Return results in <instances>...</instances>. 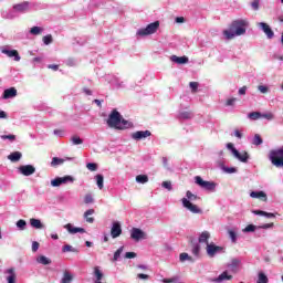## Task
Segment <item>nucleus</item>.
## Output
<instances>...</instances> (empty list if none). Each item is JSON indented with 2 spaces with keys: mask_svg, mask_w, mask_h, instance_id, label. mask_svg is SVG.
I'll list each match as a JSON object with an SVG mask.
<instances>
[{
  "mask_svg": "<svg viewBox=\"0 0 283 283\" xmlns=\"http://www.w3.org/2000/svg\"><path fill=\"white\" fill-rule=\"evenodd\" d=\"M247 28H249V21L243 19L234 20L230 25V30L223 31V36L227 41H231V39H235V36L247 34Z\"/></svg>",
  "mask_w": 283,
  "mask_h": 283,
  "instance_id": "obj_1",
  "label": "nucleus"
},
{
  "mask_svg": "<svg viewBox=\"0 0 283 283\" xmlns=\"http://www.w3.org/2000/svg\"><path fill=\"white\" fill-rule=\"evenodd\" d=\"M107 126L112 129H129L130 127H134V124L125 118H123V115L116 109H113L107 118Z\"/></svg>",
  "mask_w": 283,
  "mask_h": 283,
  "instance_id": "obj_2",
  "label": "nucleus"
},
{
  "mask_svg": "<svg viewBox=\"0 0 283 283\" xmlns=\"http://www.w3.org/2000/svg\"><path fill=\"white\" fill-rule=\"evenodd\" d=\"M32 3L29 1H23L18 4H13L12 11H2L1 17L2 19H14L17 14H25V12H30V8H32Z\"/></svg>",
  "mask_w": 283,
  "mask_h": 283,
  "instance_id": "obj_3",
  "label": "nucleus"
},
{
  "mask_svg": "<svg viewBox=\"0 0 283 283\" xmlns=\"http://www.w3.org/2000/svg\"><path fill=\"white\" fill-rule=\"evenodd\" d=\"M270 161L274 167L283 168V148L273 149L269 155Z\"/></svg>",
  "mask_w": 283,
  "mask_h": 283,
  "instance_id": "obj_4",
  "label": "nucleus"
},
{
  "mask_svg": "<svg viewBox=\"0 0 283 283\" xmlns=\"http://www.w3.org/2000/svg\"><path fill=\"white\" fill-rule=\"evenodd\" d=\"M158 28H160V22L155 21L150 24H148L146 28H142L137 30L136 35L137 36H149V34H156L158 32Z\"/></svg>",
  "mask_w": 283,
  "mask_h": 283,
  "instance_id": "obj_5",
  "label": "nucleus"
},
{
  "mask_svg": "<svg viewBox=\"0 0 283 283\" xmlns=\"http://www.w3.org/2000/svg\"><path fill=\"white\" fill-rule=\"evenodd\" d=\"M195 182L196 185L201 187V189H205V191L210 192L216 191V188L218 187V184H216L214 181H205L200 176L195 177Z\"/></svg>",
  "mask_w": 283,
  "mask_h": 283,
  "instance_id": "obj_6",
  "label": "nucleus"
},
{
  "mask_svg": "<svg viewBox=\"0 0 283 283\" xmlns=\"http://www.w3.org/2000/svg\"><path fill=\"white\" fill-rule=\"evenodd\" d=\"M206 253L208 258H216V255H219L220 253H224V248L217 245L213 242H210V244L206 247Z\"/></svg>",
  "mask_w": 283,
  "mask_h": 283,
  "instance_id": "obj_7",
  "label": "nucleus"
},
{
  "mask_svg": "<svg viewBox=\"0 0 283 283\" xmlns=\"http://www.w3.org/2000/svg\"><path fill=\"white\" fill-rule=\"evenodd\" d=\"M67 182H74V177L70 175L64 177H56L51 180V187H61V185H67Z\"/></svg>",
  "mask_w": 283,
  "mask_h": 283,
  "instance_id": "obj_8",
  "label": "nucleus"
},
{
  "mask_svg": "<svg viewBox=\"0 0 283 283\" xmlns=\"http://www.w3.org/2000/svg\"><path fill=\"white\" fill-rule=\"evenodd\" d=\"M130 238L135 240V242H140V240H147V233L140 228H133L130 230Z\"/></svg>",
  "mask_w": 283,
  "mask_h": 283,
  "instance_id": "obj_9",
  "label": "nucleus"
},
{
  "mask_svg": "<svg viewBox=\"0 0 283 283\" xmlns=\"http://www.w3.org/2000/svg\"><path fill=\"white\" fill-rule=\"evenodd\" d=\"M181 202H182V207H185V209H188V211H190L191 213H202V209L191 203V201H189L187 198H182Z\"/></svg>",
  "mask_w": 283,
  "mask_h": 283,
  "instance_id": "obj_10",
  "label": "nucleus"
},
{
  "mask_svg": "<svg viewBox=\"0 0 283 283\" xmlns=\"http://www.w3.org/2000/svg\"><path fill=\"white\" fill-rule=\"evenodd\" d=\"M123 234V228L120 226V222L114 221L111 227V235L113 239L120 238Z\"/></svg>",
  "mask_w": 283,
  "mask_h": 283,
  "instance_id": "obj_11",
  "label": "nucleus"
},
{
  "mask_svg": "<svg viewBox=\"0 0 283 283\" xmlns=\"http://www.w3.org/2000/svg\"><path fill=\"white\" fill-rule=\"evenodd\" d=\"M18 171L22 176H32L36 174V168L33 165H23L18 168Z\"/></svg>",
  "mask_w": 283,
  "mask_h": 283,
  "instance_id": "obj_12",
  "label": "nucleus"
},
{
  "mask_svg": "<svg viewBox=\"0 0 283 283\" xmlns=\"http://www.w3.org/2000/svg\"><path fill=\"white\" fill-rule=\"evenodd\" d=\"M151 136L150 130H137L132 134L133 140H145V138H149Z\"/></svg>",
  "mask_w": 283,
  "mask_h": 283,
  "instance_id": "obj_13",
  "label": "nucleus"
},
{
  "mask_svg": "<svg viewBox=\"0 0 283 283\" xmlns=\"http://www.w3.org/2000/svg\"><path fill=\"white\" fill-rule=\"evenodd\" d=\"M2 54H6L9 59H13L14 61H21V55H19V51L10 50L8 46L1 50Z\"/></svg>",
  "mask_w": 283,
  "mask_h": 283,
  "instance_id": "obj_14",
  "label": "nucleus"
},
{
  "mask_svg": "<svg viewBox=\"0 0 283 283\" xmlns=\"http://www.w3.org/2000/svg\"><path fill=\"white\" fill-rule=\"evenodd\" d=\"M259 28L264 32L268 39H273L275 33L266 22H260Z\"/></svg>",
  "mask_w": 283,
  "mask_h": 283,
  "instance_id": "obj_15",
  "label": "nucleus"
},
{
  "mask_svg": "<svg viewBox=\"0 0 283 283\" xmlns=\"http://www.w3.org/2000/svg\"><path fill=\"white\" fill-rule=\"evenodd\" d=\"M209 240H211V233L209 231H203L199 234L198 244H206V247H209V244H211Z\"/></svg>",
  "mask_w": 283,
  "mask_h": 283,
  "instance_id": "obj_16",
  "label": "nucleus"
},
{
  "mask_svg": "<svg viewBox=\"0 0 283 283\" xmlns=\"http://www.w3.org/2000/svg\"><path fill=\"white\" fill-rule=\"evenodd\" d=\"M229 280H233V275L229 274L228 271H224L218 277L212 279V282L222 283Z\"/></svg>",
  "mask_w": 283,
  "mask_h": 283,
  "instance_id": "obj_17",
  "label": "nucleus"
},
{
  "mask_svg": "<svg viewBox=\"0 0 283 283\" xmlns=\"http://www.w3.org/2000/svg\"><path fill=\"white\" fill-rule=\"evenodd\" d=\"M170 61H172V63H177V65H185L189 63V57L185 55L184 56L171 55Z\"/></svg>",
  "mask_w": 283,
  "mask_h": 283,
  "instance_id": "obj_18",
  "label": "nucleus"
},
{
  "mask_svg": "<svg viewBox=\"0 0 283 283\" xmlns=\"http://www.w3.org/2000/svg\"><path fill=\"white\" fill-rule=\"evenodd\" d=\"M250 198H255L258 200H262L263 202H266L269 198L266 197V192L260 190V191H252L250 193Z\"/></svg>",
  "mask_w": 283,
  "mask_h": 283,
  "instance_id": "obj_19",
  "label": "nucleus"
},
{
  "mask_svg": "<svg viewBox=\"0 0 283 283\" xmlns=\"http://www.w3.org/2000/svg\"><path fill=\"white\" fill-rule=\"evenodd\" d=\"M72 282H74V274H72V272H70L69 270H64L60 283H72Z\"/></svg>",
  "mask_w": 283,
  "mask_h": 283,
  "instance_id": "obj_20",
  "label": "nucleus"
},
{
  "mask_svg": "<svg viewBox=\"0 0 283 283\" xmlns=\"http://www.w3.org/2000/svg\"><path fill=\"white\" fill-rule=\"evenodd\" d=\"M17 96V88L10 87L3 91L2 98L4 101H8V98H14Z\"/></svg>",
  "mask_w": 283,
  "mask_h": 283,
  "instance_id": "obj_21",
  "label": "nucleus"
},
{
  "mask_svg": "<svg viewBox=\"0 0 283 283\" xmlns=\"http://www.w3.org/2000/svg\"><path fill=\"white\" fill-rule=\"evenodd\" d=\"M64 229H66V231H69V233L73 234V235L76 233H85L84 228H74V226H72V223L65 224Z\"/></svg>",
  "mask_w": 283,
  "mask_h": 283,
  "instance_id": "obj_22",
  "label": "nucleus"
},
{
  "mask_svg": "<svg viewBox=\"0 0 283 283\" xmlns=\"http://www.w3.org/2000/svg\"><path fill=\"white\" fill-rule=\"evenodd\" d=\"M35 262L38 264H42V266H48V265L52 264V259H50L45 255H39V256H36Z\"/></svg>",
  "mask_w": 283,
  "mask_h": 283,
  "instance_id": "obj_23",
  "label": "nucleus"
},
{
  "mask_svg": "<svg viewBox=\"0 0 283 283\" xmlns=\"http://www.w3.org/2000/svg\"><path fill=\"white\" fill-rule=\"evenodd\" d=\"M240 259H232L231 262L228 264V269H230V271L232 273H238V268L240 266Z\"/></svg>",
  "mask_w": 283,
  "mask_h": 283,
  "instance_id": "obj_24",
  "label": "nucleus"
},
{
  "mask_svg": "<svg viewBox=\"0 0 283 283\" xmlns=\"http://www.w3.org/2000/svg\"><path fill=\"white\" fill-rule=\"evenodd\" d=\"M191 253L197 260L200 258V243L191 241Z\"/></svg>",
  "mask_w": 283,
  "mask_h": 283,
  "instance_id": "obj_25",
  "label": "nucleus"
},
{
  "mask_svg": "<svg viewBox=\"0 0 283 283\" xmlns=\"http://www.w3.org/2000/svg\"><path fill=\"white\" fill-rule=\"evenodd\" d=\"M6 273L9 274L7 277L8 283H17V273L14 272V268L8 269Z\"/></svg>",
  "mask_w": 283,
  "mask_h": 283,
  "instance_id": "obj_26",
  "label": "nucleus"
},
{
  "mask_svg": "<svg viewBox=\"0 0 283 283\" xmlns=\"http://www.w3.org/2000/svg\"><path fill=\"white\" fill-rule=\"evenodd\" d=\"M94 213H95L94 209H88L84 212V220L88 222V224H94V217H90V216H94Z\"/></svg>",
  "mask_w": 283,
  "mask_h": 283,
  "instance_id": "obj_27",
  "label": "nucleus"
},
{
  "mask_svg": "<svg viewBox=\"0 0 283 283\" xmlns=\"http://www.w3.org/2000/svg\"><path fill=\"white\" fill-rule=\"evenodd\" d=\"M234 158H237V160H240V163H249V153L243 151L242 154H240V151H237V155H234Z\"/></svg>",
  "mask_w": 283,
  "mask_h": 283,
  "instance_id": "obj_28",
  "label": "nucleus"
},
{
  "mask_svg": "<svg viewBox=\"0 0 283 283\" xmlns=\"http://www.w3.org/2000/svg\"><path fill=\"white\" fill-rule=\"evenodd\" d=\"M22 156L23 155L20 151H14L8 156V159L11 160V163H19Z\"/></svg>",
  "mask_w": 283,
  "mask_h": 283,
  "instance_id": "obj_29",
  "label": "nucleus"
},
{
  "mask_svg": "<svg viewBox=\"0 0 283 283\" xmlns=\"http://www.w3.org/2000/svg\"><path fill=\"white\" fill-rule=\"evenodd\" d=\"M93 275L95 277L94 282H99L104 277V274H103V272L101 271V269L98 266L94 268Z\"/></svg>",
  "mask_w": 283,
  "mask_h": 283,
  "instance_id": "obj_30",
  "label": "nucleus"
},
{
  "mask_svg": "<svg viewBox=\"0 0 283 283\" xmlns=\"http://www.w3.org/2000/svg\"><path fill=\"white\" fill-rule=\"evenodd\" d=\"M30 224L33 229H43L44 228L43 223L39 219H35V218L30 219Z\"/></svg>",
  "mask_w": 283,
  "mask_h": 283,
  "instance_id": "obj_31",
  "label": "nucleus"
},
{
  "mask_svg": "<svg viewBox=\"0 0 283 283\" xmlns=\"http://www.w3.org/2000/svg\"><path fill=\"white\" fill-rule=\"evenodd\" d=\"M136 182L139 185H147V182H149V177L147 175H138L136 176Z\"/></svg>",
  "mask_w": 283,
  "mask_h": 283,
  "instance_id": "obj_32",
  "label": "nucleus"
},
{
  "mask_svg": "<svg viewBox=\"0 0 283 283\" xmlns=\"http://www.w3.org/2000/svg\"><path fill=\"white\" fill-rule=\"evenodd\" d=\"M248 118L250 120H260V118H262V113L260 112H251L248 114Z\"/></svg>",
  "mask_w": 283,
  "mask_h": 283,
  "instance_id": "obj_33",
  "label": "nucleus"
},
{
  "mask_svg": "<svg viewBox=\"0 0 283 283\" xmlns=\"http://www.w3.org/2000/svg\"><path fill=\"white\" fill-rule=\"evenodd\" d=\"M62 251H63V253H67V252H70V251H71L72 253H78V249H76V248H74V247H72V245H70V244L63 245Z\"/></svg>",
  "mask_w": 283,
  "mask_h": 283,
  "instance_id": "obj_34",
  "label": "nucleus"
},
{
  "mask_svg": "<svg viewBox=\"0 0 283 283\" xmlns=\"http://www.w3.org/2000/svg\"><path fill=\"white\" fill-rule=\"evenodd\" d=\"M262 143H264L262 137L259 134H255L253 139H252V145H255L256 147H260V145H262Z\"/></svg>",
  "mask_w": 283,
  "mask_h": 283,
  "instance_id": "obj_35",
  "label": "nucleus"
},
{
  "mask_svg": "<svg viewBox=\"0 0 283 283\" xmlns=\"http://www.w3.org/2000/svg\"><path fill=\"white\" fill-rule=\"evenodd\" d=\"M65 163V159L59 158V157H53L51 161L52 167H59V165H63Z\"/></svg>",
  "mask_w": 283,
  "mask_h": 283,
  "instance_id": "obj_36",
  "label": "nucleus"
},
{
  "mask_svg": "<svg viewBox=\"0 0 283 283\" xmlns=\"http://www.w3.org/2000/svg\"><path fill=\"white\" fill-rule=\"evenodd\" d=\"M15 226L20 231H25V228L28 227V222H25V220L23 219H20L17 221Z\"/></svg>",
  "mask_w": 283,
  "mask_h": 283,
  "instance_id": "obj_37",
  "label": "nucleus"
},
{
  "mask_svg": "<svg viewBox=\"0 0 283 283\" xmlns=\"http://www.w3.org/2000/svg\"><path fill=\"white\" fill-rule=\"evenodd\" d=\"M179 260L180 262H187V260L189 262H193V258H191L187 252H184L179 255Z\"/></svg>",
  "mask_w": 283,
  "mask_h": 283,
  "instance_id": "obj_38",
  "label": "nucleus"
},
{
  "mask_svg": "<svg viewBox=\"0 0 283 283\" xmlns=\"http://www.w3.org/2000/svg\"><path fill=\"white\" fill-rule=\"evenodd\" d=\"M221 169L224 171V174H238V168L235 167L222 166Z\"/></svg>",
  "mask_w": 283,
  "mask_h": 283,
  "instance_id": "obj_39",
  "label": "nucleus"
},
{
  "mask_svg": "<svg viewBox=\"0 0 283 283\" xmlns=\"http://www.w3.org/2000/svg\"><path fill=\"white\" fill-rule=\"evenodd\" d=\"M124 247H119L116 252L114 253V256H113V262H118L119 258H120V254L123 253L124 251Z\"/></svg>",
  "mask_w": 283,
  "mask_h": 283,
  "instance_id": "obj_40",
  "label": "nucleus"
},
{
  "mask_svg": "<svg viewBox=\"0 0 283 283\" xmlns=\"http://www.w3.org/2000/svg\"><path fill=\"white\" fill-rule=\"evenodd\" d=\"M256 283H269V277L263 272H260Z\"/></svg>",
  "mask_w": 283,
  "mask_h": 283,
  "instance_id": "obj_41",
  "label": "nucleus"
},
{
  "mask_svg": "<svg viewBox=\"0 0 283 283\" xmlns=\"http://www.w3.org/2000/svg\"><path fill=\"white\" fill-rule=\"evenodd\" d=\"M95 179H96V184H97L98 189H103V187H104L103 182L105 180L103 175H96Z\"/></svg>",
  "mask_w": 283,
  "mask_h": 283,
  "instance_id": "obj_42",
  "label": "nucleus"
},
{
  "mask_svg": "<svg viewBox=\"0 0 283 283\" xmlns=\"http://www.w3.org/2000/svg\"><path fill=\"white\" fill-rule=\"evenodd\" d=\"M41 32H43V28H41V27H33L30 30V34H33V36H39V34H41Z\"/></svg>",
  "mask_w": 283,
  "mask_h": 283,
  "instance_id": "obj_43",
  "label": "nucleus"
},
{
  "mask_svg": "<svg viewBox=\"0 0 283 283\" xmlns=\"http://www.w3.org/2000/svg\"><path fill=\"white\" fill-rule=\"evenodd\" d=\"M163 282L164 283H178V282H180V276L175 275V276L169 277V279H164Z\"/></svg>",
  "mask_w": 283,
  "mask_h": 283,
  "instance_id": "obj_44",
  "label": "nucleus"
},
{
  "mask_svg": "<svg viewBox=\"0 0 283 283\" xmlns=\"http://www.w3.org/2000/svg\"><path fill=\"white\" fill-rule=\"evenodd\" d=\"M72 145H83V139L78 137V135H74L71 137Z\"/></svg>",
  "mask_w": 283,
  "mask_h": 283,
  "instance_id": "obj_45",
  "label": "nucleus"
},
{
  "mask_svg": "<svg viewBox=\"0 0 283 283\" xmlns=\"http://www.w3.org/2000/svg\"><path fill=\"white\" fill-rule=\"evenodd\" d=\"M261 118H265V120H273V118H275V115L271 112L261 113Z\"/></svg>",
  "mask_w": 283,
  "mask_h": 283,
  "instance_id": "obj_46",
  "label": "nucleus"
},
{
  "mask_svg": "<svg viewBox=\"0 0 283 283\" xmlns=\"http://www.w3.org/2000/svg\"><path fill=\"white\" fill-rule=\"evenodd\" d=\"M231 242L235 243L238 242V234L233 230L228 231Z\"/></svg>",
  "mask_w": 283,
  "mask_h": 283,
  "instance_id": "obj_47",
  "label": "nucleus"
},
{
  "mask_svg": "<svg viewBox=\"0 0 283 283\" xmlns=\"http://www.w3.org/2000/svg\"><path fill=\"white\" fill-rule=\"evenodd\" d=\"M186 200H189V202L193 201V200H198V197L196 195H193L191 191H187L186 192Z\"/></svg>",
  "mask_w": 283,
  "mask_h": 283,
  "instance_id": "obj_48",
  "label": "nucleus"
},
{
  "mask_svg": "<svg viewBox=\"0 0 283 283\" xmlns=\"http://www.w3.org/2000/svg\"><path fill=\"white\" fill-rule=\"evenodd\" d=\"M256 227L253 224H249L243 229V233H253L255 231Z\"/></svg>",
  "mask_w": 283,
  "mask_h": 283,
  "instance_id": "obj_49",
  "label": "nucleus"
},
{
  "mask_svg": "<svg viewBox=\"0 0 283 283\" xmlns=\"http://www.w3.org/2000/svg\"><path fill=\"white\" fill-rule=\"evenodd\" d=\"M179 118H182L184 120H189V118H191V113H189V112H181L179 114Z\"/></svg>",
  "mask_w": 283,
  "mask_h": 283,
  "instance_id": "obj_50",
  "label": "nucleus"
},
{
  "mask_svg": "<svg viewBox=\"0 0 283 283\" xmlns=\"http://www.w3.org/2000/svg\"><path fill=\"white\" fill-rule=\"evenodd\" d=\"M227 147L231 150L232 156H238V149H235V146H233V144L229 143L227 144Z\"/></svg>",
  "mask_w": 283,
  "mask_h": 283,
  "instance_id": "obj_51",
  "label": "nucleus"
},
{
  "mask_svg": "<svg viewBox=\"0 0 283 283\" xmlns=\"http://www.w3.org/2000/svg\"><path fill=\"white\" fill-rule=\"evenodd\" d=\"M86 168L88 169V171H96V169H98V166L95 163H88L86 165Z\"/></svg>",
  "mask_w": 283,
  "mask_h": 283,
  "instance_id": "obj_52",
  "label": "nucleus"
},
{
  "mask_svg": "<svg viewBox=\"0 0 283 283\" xmlns=\"http://www.w3.org/2000/svg\"><path fill=\"white\" fill-rule=\"evenodd\" d=\"M1 138L2 140H11V143L17 140V136L14 135H1Z\"/></svg>",
  "mask_w": 283,
  "mask_h": 283,
  "instance_id": "obj_53",
  "label": "nucleus"
},
{
  "mask_svg": "<svg viewBox=\"0 0 283 283\" xmlns=\"http://www.w3.org/2000/svg\"><path fill=\"white\" fill-rule=\"evenodd\" d=\"M161 187H164V189H167L168 191H171V189H174V187L171 186V181H163Z\"/></svg>",
  "mask_w": 283,
  "mask_h": 283,
  "instance_id": "obj_54",
  "label": "nucleus"
},
{
  "mask_svg": "<svg viewBox=\"0 0 283 283\" xmlns=\"http://www.w3.org/2000/svg\"><path fill=\"white\" fill-rule=\"evenodd\" d=\"M84 202L85 205H92V202H94V197H92V195H86L84 198Z\"/></svg>",
  "mask_w": 283,
  "mask_h": 283,
  "instance_id": "obj_55",
  "label": "nucleus"
},
{
  "mask_svg": "<svg viewBox=\"0 0 283 283\" xmlns=\"http://www.w3.org/2000/svg\"><path fill=\"white\" fill-rule=\"evenodd\" d=\"M54 136H59L60 138H63L65 136V130L63 129H55L53 130Z\"/></svg>",
  "mask_w": 283,
  "mask_h": 283,
  "instance_id": "obj_56",
  "label": "nucleus"
},
{
  "mask_svg": "<svg viewBox=\"0 0 283 283\" xmlns=\"http://www.w3.org/2000/svg\"><path fill=\"white\" fill-rule=\"evenodd\" d=\"M251 8H252V10H254V11L260 10V0H254V1L251 3Z\"/></svg>",
  "mask_w": 283,
  "mask_h": 283,
  "instance_id": "obj_57",
  "label": "nucleus"
},
{
  "mask_svg": "<svg viewBox=\"0 0 283 283\" xmlns=\"http://www.w3.org/2000/svg\"><path fill=\"white\" fill-rule=\"evenodd\" d=\"M259 92H261V94H268L269 92V86L265 85H259L258 86Z\"/></svg>",
  "mask_w": 283,
  "mask_h": 283,
  "instance_id": "obj_58",
  "label": "nucleus"
},
{
  "mask_svg": "<svg viewBox=\"0 0 283 283\" xmlns=\"http://www.w3.org/2000/svg\"><path fill=\"white\" fill-rule=\"evenodd\" d=\"M43 43L44 45H50V43H52V35H45L43 38Z\"/></svg>",
  "mask_w": 283,
  "mask_h": 283,
  "instance_id": "obj_59",
  "label": "nucleus"
},
{
  "mask_svg": "<svg viewBox=\"0 0 283 283\" xmlns=\"http://www.w3.org/2000/svg\"><path fill=\"white\" fill-rule=\"evenodd\" d=\"M190 88L192 90V92H198V82H190Z\"/></svg>",
  "mask_w": 283,
  "mask_h": 283,
  "instance_id": "obj_60",
  "label": "nucleus"
},
{
  "mask_svg": "<svg viewBox=\"0 0 283 283\" xmlns=\"http://www.w3.org/2000/svg\"><path fill=\"white\" fill-rule=\"evenodd\" d=\"M133 258H136V253L135 252H126L125 253V259L126 260H133Z\"/></svg>",
  "mask_w": 283,
  "mask_h": 283,
  "instance_id": "obj_61",
  "label": "nucleus"
},
{
  "mask_svg": "<svg viewBox=\"0 0 283 283\" xmlns=\"http://www.w3.org/2000/svg\"><path fill=\"white\" fill-rule=\"evenodd\" d=\"M273 223H264L263 226H260L259 229H273Z\"/></svg>",
  "mask_w": 283,
  "mask_h": 283,
  "instance_id": "obj_62",
  "label": "nucleus"
},
{
  "mask_svg": "<svg viewBox=\"0 0 283 283\" xmlns=\"http://www.w3.org/2000/svg\"><path fill=\"white\" fill-rule=\"evenodd\" d=\"M32 251H33V253H36V251H39V242H36V241L32 242Z\"/></svg>",
  "mask_w": 283,
  "mask_h": 283,
  "instance_id": "obj_63",
  "label": "nucleus"
},
{
  "mask_svg": "<svg viewBox=\"0 0 283 283\" xmlns=\"http://www.w3.org/2000/svg\"><path fill=\"white\" fill-rule=\"evenodd\" d=\"M137 277H138V280H149V275L144 274V273L137 274Z\"/></svg>",
  "mask_w": 283,
  "mask_h": 283,
  "instance_id": "obj_64",
  "label": "nucleus"
}]
</instances>
